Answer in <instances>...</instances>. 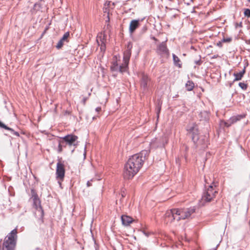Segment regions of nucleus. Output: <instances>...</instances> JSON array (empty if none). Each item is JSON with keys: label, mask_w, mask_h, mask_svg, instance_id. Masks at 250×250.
<instances>
[{"label": "nucleus", "mask_w": 250, "mask_h": 250, "mask_svg": "<svg viewBox=\"0 0 250 250\" xmlns=\"http://www.w3.org/2000/svg\"><path fill=\"white\" fill-rule=\"evenodd\" d=\"M178 208H173L167 210L165 213L166 219L170 223L174 220L180 221Z\"/></svg>", "instance_id": "7"}, {"label": "nucleus", "mask_w": 250, "mask_h": 250, "mask_svg": "<svg viewBox=\"0 0 250 250\" xmlns=\"http://www.w3.org/2000/svg\"><path fill=\"white\" fill-rule=\"evenodd\" d=\"M131 44H130V43H128L127 49L124 53L123 63H124L125 66H126L127 67L131 54Z\"/></svg>", "instance_id": "13"}, {"label": "nucleus", "mask_w": 250, "mask_h": 250, "mask_svg": "<svg viewBox=\"0 0 250 250\" xmlns=\"http://www.w3.org/2000/svg\"><path fill=\"white\" fill-rule=\"evenodd\" d=\"M104 12H107V8H105V9H104Z\"/></svg>", "instance_id": "41"}, {"label": "nucleus", "mask_w": 250, "mask_h": 250, "mask_svg": "<svg viewBox=\"0 0 250 250\" xmlns=\"http://www.w3.org/2000/svg\"><path fill=\"white\" fill-rule=\"evenodd\" d=\"M245 72V69L244 68L243 70H242L241 71H240L239 73H234L233 74L234 76H235V79H234V81H239V80H241Z\"/></svg>", "instance_id": "20"}, {"label": "nucleus", "mask_w": 250, "mask_h": 250, "mask_svg": "<svg viewBox=\"0 0 250 250\" xmlns=\"http://www.w3.org/2000/svg\"><path fill=\"white\" fill-rule=\"evenodd\" d=\"M232 40V39L231 38H224L222 40L223 42H231Z\"/></svg>", "instance_id": "28"}, {"label": "nucleus", "mask_w": 250, "mask_h": 250, "mask_svg": "<svg viewBox=\"0 0 250 250\" xmlns=\"http://www.w3.org/2000/svg\"><path fill=\"white\" fill-rule=\"evenodd\" d=\"M56 174L57 179L63 180L64 177L65 169L64 165L60 161L57 164Z\"/></svg>", "instance_id": "9"}, {"label": "nucleus", "mask_w": 250, "mask_h": 250, "mask_svg": "<svg viewBox=\"0 0 250 250\" xmlns=\"http://www.w3.org/2000/svg\"><path fill=\"white\" fill-rule=\"evenodd\" d=\"M150 79L148 77L147 75L145 73H142L141 79V86L144 90H146L150 84Z\"/></svg>", "instance_id": "14"}, {"label": "nucleus", "mask_w": 250, "mask_h": 250, "mask_svg": "<svg viewBox=\"0 0 250 250\" xmlns=\"http://www.w3.org/2000/svg\"><path fill=\"white\" fill-rule=\"evenodd\" d=\"M167 137L164 136L159 139H153L150 143V145L151 147L155 148L164 147L167 143Z\"/></svg>", "instance_id": "8"}, {"label": "nucleus", "mask_w": 250, "mask_h": 250, "mask_svg": "<svg viewBox=\"0 0 250 250\" xmlns=\"http://www.w3.org/2000/svg\"><path fill=\"white\" fill-rule=\"evenodd\" d=\"M125 192L124 191H122V198H123L124 197H125Z\"/></svg>", "instance_id": "35"}, {"label": "nucleus", "mask_w": 250, "mask_h": 250, "mask_svg": "<svg viewBox=\"0 0 250 250\" xmlns=\"http://www.w3.org/2000/svg\"><path fill=\"white\" fill-rule=\"evenodd\" d=\"M3 123H1V122H0V127H1V126H2V125H3Z\"/></svg>", "instance_id": "38"}, {"label": "nucleus", "mask_w": 250, "mask_h": 250, "mask_svg": "<svg viewBox=\"0 0 250 250\" xmlns=\"http://www.w3.org/2000/svg\"><path fill=\"white\" fill-rule=\"evenodd\" d=\"M148 152L143 150L140 153L131 156L125 165L124 177L129 179L133 178L142 167Z\"/></svg>", "instance_id": "1"}, {"label": "nucleus", "mask_w": 250, "mask_h": 250, "mask_svg": "<svg viewBox=\"0 0 250 250\" xmlns=\"http://www.w3.org/2000/svg\"><path fill=\"white\" fill-rule=\"evenodd\" d=\"M194 86V83L191 81H188L186 84V88L188 91H191Z\"/></svg>", "instance_id": "24"}, {"label": "nucleus", "mask_w": 250, "mask_h": 250, "mask_svg": "<svg viewBox=\"0 0 250 250\" xmlns=\"http://www.w3.org/2000/svg\"><path fill=\"white\" fill-rule=\"evenodd\" d=\"M62 139L63 143H66V144H68L69 146H76L77 145L76 142L78 139V137L76 135L69 134L62 138Z\"/></svg>", "instance_id": "10"}, {"label": "nucleus", "mask_w": 250, "mask_h": 250, "mask_svg": "<svg viewBox=\"0 0 250 250\" xmlns=\"http://www.w3.org/2000/svg\"><path fill=\"white\" fill-rule=\"evenodd\" d=\"M173 60L174 63L175 65L178 66L179 67H181V64L180 63V60L179 58L174 54H172Z\"/></svg>", "instance_id": "23"}, {"label": "nucleus", "mask_w": 250, "mask_h": 250, "mask_svg": "<svg viewBox=\"0 0 250 250\" xmlns=\"http://www.w3.org/2000/svg\"><path fill=\"white\" fill-rule=\"evenodd\" d=\"M17 234V230L15 229L7 235L3 244V250H13L16 244Z\"/></svg>", "instance_id": "3"}, {"label": "nucleus", "mask_w": 250, "mask_h": 250, "mask_svg": "<svg viewBox=\"0 0 250 250\" xmlns=\"http://www.w3.org/2000/svg\"><path fill=\"white\" fill-rule=\"evenodd\" d=\"M216 186L212 184L203 192L201 199L203 202H209L213 199L217 193L216 189L214 188Z\"/></svg>", "instance_id": "5"}, {"label": "nucleus", "mask_w": 250, "mask_h": 250, "mask_svg": "<svg viewBox=\"0 0 250 250\" xmlns=\"http://www.w3.org/2000/svg\"><path fill=\"white\" fill-rule=\"evenodd\" d=\"M69 36V33L67 32L64 33L62 37L60 39V40L58 42L56 48L57 49H60L63 46L64 42H68L67 39Z\"/></svg>", "instance_id": "17"}, {"label": "nucleus", "mask_w": 250, "mask_h": 250, "mask_svg": "<svg viewBox=\"0 0 250 250\" xmlns=\"http://www.w3.org/2000/svg\"><path fill=\"white\" fill-rule=\"evenodd\" d=\"M245 117L244 114L237 115L231 117L227 122L225 123V125L227 127L230 126L232 124H234Z\"/></svg>", "instance_id": "15"}, {"label": "nucleus", "mask_w": 250, "mask_h": 250, "mask_svg": "<svg viewBox=\"0 0 250 250\" xmlns=\"http://www.w3.org/2000/svg\"><path fill=\"white\" fill-rule=\"evenodd\" d=\"M63 143H63V141L62 140V141L59 140V145H58V152L59 153H61L62 151V147H63L62 144Z\"/></svg>", "instance_id": "25"}, {"label": "nucleus", "mask_w": 250, "mask_h": 250, "mask_svg": "<svg viewBox=\"0 0 250 250\" xmlns=\"http://www.w3.org/2000/svg\"><path fill=\"white\" fill-rule=\"evenodd\" d=\"M91 181H92V180L91 181H88L87 182V187H90L91 186Z\"/></svg>", "instance_id": "33"}, {"label": "nucleus", "mask_w": 250, "mask_h": 250, "mask_svg": "<svg viewBox=\"0 0 250 250\" xmlns=\"http://www.w3.org/2000/svg\"><path fill=\"white\" fill-rule=\"evenodd\" d=\"M121 220L123 225L124 226H128L133 221L131 217L125 215L122 216Z\"/></svg>", "instance_id": "18"}, {"label": "nucleus", "mask_w": 250, "mask_h": 250, "mask_svg": "<svg viewBox=\"0 0 250 250\" xmlns=\"http://www.w3.org/2000/svg\"><path fill=\"white\" fill-rule=\"evenodd\" d=\"M237 25L241 27L242 26V23L241 22L239 24H237Z\"/></svg>", "instance_id": "39"}, {"label": "nucleus", "mask_w": 250, "mask_h": 250, "mask_svg": "<svg viewBox=\"0 0 250 250\" xmlns=\"http://www.w3.org/2000/svg\"><path fill=\"white\" fill-rule=\"evenodd\" d=\"M139 20H133L130 21L129 28V31L130 34H132L139 26Z\"/></svg>", "instance_id": "16"}, {"label": "nucleus", "mask_w": 250, "mask_h": 250, "mask_svg": "<svg viewBox=\"0 0 250 250\" xmlns=\"http://www.w3.org/2000/svg\"><path fill=\"white\" fill-rule=\"evenodd\" d=\"M188 130L191 136L192 141L197 146H202V148H205L208 146V138L206 136H199L198 130L196 125L190 127Z\"/></svg>", "instance_id": "2"}, {"label": "nucleus", "mask_w": 250, "mask_h": 250, "mask_svg": "<svg viewBox=\"0 0 250 250\" xmlns=\"http://www.w3.org/2000/svg\"><path fill=\"white\" fill-rule=\"evenodd\" d=\"M239 86L243 90H246L247 88V84L244 83H239Z\"/></svg>", "instance_id": "26"}, {"label": "nucleus", "mask_w": 250, "mask_h": 250, "mask_svg": "<svg viewBox=\"0 0 250 250\" xmlns=\"http://www.w3.org/2000/svg\"><path fill=\"white\" fill-rule=\"evenodd\" d=\"M237 25L241 27L242 26V23L241 22L239 24H237Z\"/></svg>", "instance_id": "40"}, {"label": "nucleus", "mask_w": 250, "mask_h": 250, "mask_svg": "<svg viewBox=\"0 0 250 250\" xmlns=\"http://www.w3.org/2000/svg\"><path fill=\"white\" fill-rule=\"evenodd\" d=\"M160 110H161V107L159 105H158L157 107V113L158 115L160 111Z\"/></svg>", "instance_id": "32"}, {"label": "nucleus", "mask_w": 250, "mask_h": 250, "mask_svg": "<svg viewBox=\"0 0 250 250\" xmlns=\"http://www.w3.org/2000/svg\"><path fill=\"white\" fill-rule=\"evenodd\" d=\"M195 63L197 65H200L201 63V61L200 60L195 61Z\"/></svg>", "instance_id": "30"}, {"label": "nucleus", "mask_w": 250, "mask_h": 250, "mask_svg": "<svg viewBox=\"0 0 250 250\" xmlns=\"http://www.w3.org/2000/svg\"><path fill=\"white\" fill-rule=\"evenodd\" d=\"M104 40V38L102 39L101 36L99 37L98 39L97 40L98 44L101 45V50H104L105 48V44Z\"/></svg>", "instance_id": "21"}, {"label": "nucleus", "mask_w": 250, "mask_h": 250, "mask_svg": "<svg viewBox=\"0 0 250 250\" xmlns=\"http://www.w3.org/2000/svg\"><path fill=\"white\" fill-rule=\"evenodd\" d=\"M101 109H102V108H101V107H97L95 109V110H96V112H100V111H101Z\"/></svg>", "instance_id": "31"}, {"label": "nucleus", "mask_w": 250, "mask_h": 250, "mask_svg": "<svg viewBox=\"0 0 250 250\" xmlns=\"http://www.w3.org/2000/svg\"><path fill=\"white\" fill-rule=\"evenodd\" d=\"M246 43L248 44H250V40H246Z\"/></svg>", "instance_id": "36"}, {"label": "nucleus", "mask_w": 250, "mask_h": 250, "mask_svg": "<svg viewBox=\"0 0 250 250\" xmlns=\"http://www.w3.org/2000/svg\"><path fill=\"white\" fill-rule=\"evenodd\" d=\"M196 209L195 207H192L187 208H178L180 220L181 219H188L191 218V216L195 213Z\"/></svg>", "instance_id": "6"}, {"label": "nucleus", "mask_w": 250, "mask_h": 250, "mask_svg": "<svg viewBox=\"0 0 250 250\" xmlns=\"http://www.w3.org/2000/svg\"><path fill=\"white\" fill-rule=\"evenodd\" d=\"M110 69L112 71L120 72L122 73L126 71L127 67L125 66L123 62L121 65H119L117 62L115 61L112 62Z\"/></svg>", "instance_id": "11"}, {"label": "nucleus", "mask_w": 250, "mask_h": 250, "mask_svg": "<svg viewBox=\"0 0 250 250\" xmlns=\"http://www.w3.org/2000/svg\"><path fill=\"white\" fill-rule=\"evenodd\" d=\"M147 30V28L146 26H144L142 28V33H145Z\"/></svg>", "instance_id": "29"}, {"label": "nucleus", "mask_w": 250, "mask_h": 250, "mask_svg": "<svg viewBox=\"0 0 250 250\" xmlns=\"http://www.w3.org/2000/svg\"><path fill=\"white\" fill-rule=\"evenodd\" d=\"M2 125V126H1V128H5L6 130H9L12 135H15L16 136H19V135H20L19 133L18 132H17V131H15L12 128H10V127L7 126L4 124Z\"/></svg>", "instance_id": "22"}, {"label": "nucleus", "mask_w": 250, "mask_h": 250, "mask_svg": "<svg viewBox=\"0 0 250 250\" xmlns=\"http://www.w3.org/2000/svg\"><path fill=\"white\" fill-rule=\"evenodd\" d=\"M153 40H154L155 41H156V40H157V39H156L155 37H153Z\"/></svg>", "instance_id": "42"}, {"label": "nucleus", "mask_w": 250, "mask_h": 250, "mask_svg": "<svg viewBox=\"0 0 250 250\" xmlns=\"http://www.w3.org/2000/svg\"><path fill=\"white\" fill-rule=\"evenodd\" d=\"M31 194L32 196L31 198L33 202V205L36 209L35 215H38L40 218L42 219L44 213L43 209L41 205L40 199L34 189H31Z\"/></svg>", "instance_id": "4"}, {"label": "nucleus", "mask_w": 250, "mask_h": 250, "mask_svg": "<svg viewBox=\"0 0 250 250\" xmlns=\"http://www.w3.org/2000/svg\"><path fill=\"white\" fill-rule=\"evenodd\" d=\"M199 118L201 121H207L209 118V113L207 111H201L199 115Z\"/></svg>", "instance_id": "19"}, {"label": "nucleus", "mask_w": 250, "mask_h": 250, "mask_svg": "<svg viewBox=\"0 0 250 250\" xmlns=\"http://www.w3.org/2000/svg\"><path fill=\"white\" fill-rule=\"evenodd\" d=\"M166 42H163L159 44L157 48V52L162 56H168V49L167 48Z\"/></svg>", "instance_id": "12"}, {"label": "nucleus", "mask_w": 250, "mask_h": 250, "mask_svg": "<svg viewBox=\"0 0 250 250\" xmlns=\"http://www.w3.org/2000/svg\"><path fill=\"white\" fill-rule=\"evenodd\" d=\"M37 6L40 7V4L39 3H35L34 5V8H36Z\"/></svg>", "instance_id": "34"}, {"label": "nucleus", "mask_w": 250, "mask_h": 250, "mask_svg": "<svg viewBox=\"0 0 250 250\" xmlns=\"http://www.w3.org/2000/svg\"><path fill=\"white\" fill-rule=\"evenodd\" d=\"M217 57H218V55H214L213 56H212V59H214V58H217Z\"/></svg>", "instance_id": "37"}, {"label": "nucleus", "mask_w": 250, "mask_h": 250, "mask_svg": "<svg viewBox=\"0 0 250 250\" xmlns=\"http://www.w3.org/2000/svg\"><path fill=\"white\" fill-rule=\"evenodd\" d=\"M145 234H146V235L148 236L146 233H145Z\"/></svg>", "instance_id": "43"}, {"label": "nucleus", "mask_w": 250, "mask_h": 250, "mask_svg": "<svg viewBox=\"0 0 250 250\" xmlns=\"http://www.w3.org/2000/svg\"><path fill=\"white\" fill-rule=\"evenodd\" d=\"M244 14L246 17H250V9L248 8L245 9Z\"/></svg>", "instance_id": "27"}]
</instances>
